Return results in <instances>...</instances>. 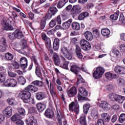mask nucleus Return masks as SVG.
Here are the masks:
<instances>
[{
    "mask_svg": "<svg viewBox=\"0 0 125 125\" xmlns=\"http://www.w3.org/2000/svg\"><path fill=\"white\" fill-rule=\"evenodd\" d=\"M1 24L6 31H12L13 30V27L9 23L6 22L5 21L2 22Z\"/></svg>",
    "mask_w": 125,
    "mask_h": 125,
    "instance_id": "9",
    "label": "nucleus"
},
{
    "mask_svg": "<svg viewBox=\"0 0 125 125\" xmlns=\"http://www.w3.org/2000/svg\"><path fill=\"white\" fill-rule=\"evenodd\" d=\"M93 77L94 79H100L102 75H101L96 70L93 74Z\"/></svg>",
    "mask_w": 125,
    "mask_h": 125,
    "instance_id": "42",
    "label": "nucleus"
},
{
    "mask_svg": "<svg viewBox=\"0 0 125 125\" xmlns=\"http://www.w3.org/2000/svg\"><path fill=\"white\" fill-rule=\"evenodd\" d=\"M59 42H60V41L59 39H55L53 45L54 50H58L59 49Z\"/></svg>",
    "mask_w": 125,
    "mask_h": 125,
    "instance_id": "23",
    "label": "nucleus"
},
{
    "mask_svg": "<svg viewBox=\"0 0 125 125\" xmlns=\"http://www.w3.org/2000/svg\"><path fill=\"white\" fill-rule=\"evenodd\" d=\"M42 40L43 41H46L48 39H49L47 36H46V34L44 33H42L41 34Z\"/></svg>",
    "mask_w": 125,
    "mask_h": 125,
    "instance_id": "56",
    "label": "nucleus"
},
{
    "mask_svg": "<svg viewBox=\"0 0 125 125\" xmlns=\"http://www.w3.org/2000/svg\"><path fill=\"white\" fill-rule=\"evenodd\" d=\"M105 77L107 80H112V73L107 72L105 74Z\"/></svg>",
    "mask_w": 125,
    "mask_h": 125,
    "instance_id": "55",
    "label": "nucleus"
},
{
    "mask_svg": "<svg viewBox=\"0 0 125 125\" xmlns=\"http://www.w3.org/2000/svg\"><path fill=\"white\" fill-rule=\"evenodd\" d=\"M36 97L37 100H42L45 98V94L44 92H39L36 94Z\"/></svg>",
    "mask_w": 125,
    "mask_h": 125,
    "instance_id": "22",
    "label": "nucleus"
},
{
    "mask_svg": "<svg viewBox=\"0 0 125 125\" xmlns=\"http://www.w3.org/2000/svg\"><path fill=\"white\" fill-rule=\"evenodd\" d=\"M89 108H90V104H84L83 108L84 114L88 113Z\"/></svg>",
    "mask_w": 125,
    "mask_h": 125,
    "instance_id": "40",
    "label": "nucleus"
},
{
    "mask_svg": "<svg viewBox=\"0 0 125 125\" xmlns=\"http://www.w3.org/2000/svg\"><path fill=\"white\" fill-rule=\"evenodd\" d=\"M114 71L120 75H125V67L120 66H117L114 68Z\"/></svg>",
    "mask_w": 125,
    "mask_h": 125,
    "instance_id": "7",
    "label": "nucleus"
},
{
    "mask_svg": "<svg viewBox=\"0 0 125 125\" xmlns=\"http://www.w3.org/2000/svg\"><path fill=\"white\" fill-rule=\"evenodd\" d=\"M125 121V114H122L119 117V122L120 123H124Z\"/></svg>",
    "mask_w": 125,
    "mask_h": 125,
    "instance_id": "49",
    "label": "nucleus"
},
{
    "mask_svg": "<svg viewBox=\"0 0 125 125\" xmlns=\"http://www.w3.org/2000/svg\"><path fill=\"white\" fill-rule=\"evenodd\" d=\"M19 97L22 100H28L31 98V93L25 89L19 93Z\"/></svg>",
    "mask_w": 125,
    "mask_h": 125,
    "instance_id": "3",
    "label": "nucleus"
},
{
    "mask_svg": "<svg viewBox=\"0 0 125 125\" xmlns=\"http://www.w3.org/2000/svg\"><path fill=\"white\" fill-rule=\"evenodd\" d=\"M79 92L81 94H78V98L79 101H84V100H86V98L85 97L87 96V91L85 90V89L83 87H81L79 89Z\"/></svg>",
    "mask_w": 125,
    "mask_h": 125,
    "instance_id": "1",
    "label": "nucleus"
},
{
    "mask_svg": "<svg viewBox=\"0 0 125 125\" xmlns=\"http://www.w3.org/2000/svg\"><path fill=\"white\" fill-rule=\"evenodd\" d=\"M6 75L5 72H0V83H4L5 81Z\"/></svg>",
    "mask_w": 125,
    "mask_h": 125,
    "instance_id": "35",
    "label": "nucleus"
},
{
    "mask_svg": "<svg viewBox=\"0 0 125 125\" xmlns=\"http://www.w3.org/2000/svg\"><path fill=\"white\" fill-rule=\"evenodd\" d=\"M91 116L94 120L98 119V112L96 109H93L91 111Z\"/></svg>",
    "mask_w": 125,
    "mask_h": 125,
    "instance_id": "33",
    "label": "nucleus"
},
{
    "mask_svg": "<svg viewBox=\"0 0 125 125\" xmlns=\"http://www.w3.org/2000/svg\"><path fill=\"white\" fill-rule=\"evenodd\" d=\"M8 76L9 77H11V78H15L16 76L17 75L16 73H14L11 71H8Z\"/></svg>",
    "mask_w": 125,
    "mask_h": 125,
    "instance_id": "58",
    "label": "nucleus"
},
{
    "mask_svg": "<svg viewBox=\"0 0 125 125\" xmlns=\"http://www.w3.org/2000/svg\"><path fill=\"white\" fill-rule=\"evenodd\" d=\"M58 122L60 125H62V120H63V117L60 115H57Z\"/></svg>",
    "mask_w": 125,
    "mask_h": 125,
    "instance_id": "53",
    "label": "nucleus"
},
{
    "mask_svg": "<svg viewBox=\"0 0 125 125\" xmlns=\"http://www.w3.org/2000/svg\"><path fill=\"white\" fill-rule=\"evenodd\" d=\"M48 88H49L52 96H55L56 93H55V91L54 90V86L52 83H50V85L48 86Z\"/></svg>",
    "mask_w": 125,
    "mask_h": 125,
    "instance_id": "30",
    "label": "nucleus"
},
{
    "mask_svg": "<svg viewBox=\"0 0 125 125\" xmlns=\"http://www.w3.org/2000/svg\"><path fill=\"white\" fill-rule=\"evenodd\" d=\"M4 116L7 118L10 117L12 115V107L8 106L3 111Z\"/></svg>",
    "mask_w": 125,
    "mask_h": 125,
    "instance_id": "13",
    "label": "nucleus"
},
{
    "mask_svg": "<svg viewBox=\"0 0 125 125\" xmlns=\"http://www.w3.org/2000/svg\"><path fill=\"white\" fill-rule=\"evenodd\" d=\"M61 51L63 53V55L66 54V53H68L70 51H69V50L67 48V47L65 46H63L61 48Z\"/></svg>",
    "mask_w": 125,
    "mask_h": 125,
    "instance_id": "46",
    "label": "nucleus"
},
{
    "mask_svg": "<svg viewBox=\"0 0 125 125\" xmlns=\"http://www.w3.org/2000/svg\"><path fill=\"white\" fill-rule=\"evenodd\" d=\"M20 63L21 64V67L22 69H25V68H27V66H28V60H27V59H26V58H21Z\"/></svg>",
    "mask_w": 125,
    "mask_h": 125,
    "instance_id": "10",
    "label": "nucleus"
},
{
    "mask_svg": "<svg viewBox=\"0 0 125 125\" xmlns=\"http://www.w3.org/2000/svg\"><path fill=\"white\" fill-rule=\"evenodd\" d=\"M70 71L78 76V74H79V72H80V67L75 65H71Z\"/></svg>",
    "mask_w": 125,
    "mask_h": 125,
    "instance_id": "21",
    "label": "nucleus"
},
{
    "mask_svg": "<svg viewBox=\"0 0 125 125\" xmlns=\"http://www.w3.org/2000/svg\"><path fill=\"white\" fill-rule=\"evenodd\" d=\"M118 17H119V12H117L116 13H114L113 15L110 16V19L114 21L117 20V19H118Z\"/></svg>",
    "mask_w": 125,
    "mask_h": 125,
    "instance_id": "43",
    "label": "nucleus"
},
{
    "mask_svg": "<svg viewBox=\"0 0 125 125\" xmlns=\"http://www.w3.org/2000/svg\"><path fill=\"white\" fill-rule=\"evenodd\" d=\"M61 58L62 61H63V64L62 65V68L65 69V70H68V65L69 64V62L66 61V59L63 56L61 55Z\"/></svg>",
    "mask_w": 125,
    "mask_h": 125,
    "instance_id": "19",
    "label": "nucleus"
},
{
    "mask_svg": "<svg viewBox=\"0 0 125 125\" xmlns=\"http://www.w3.org/2000/svg\"><path fill=\"white\" fill-rule=\"evenodd\" d=\"M98 105L102 108L103 110H107L108 106H109V103L105 101H102L99 103Z\"/></svg>",
    "mask_w": 125,
    "mask_h": 125,
    "instance_id": "12",
    "label": "nucleus"
},
{
    "mask_svg": "<svg viewBox=\"0 0 125 125\" xmlns=\"http://www.w3.org/2000/svg\"><path fill=\"white\" fill-rule=\"evenodd\" d=\"M48 12L51 15H55V14L58 12V10H57L56 7L52 6L48 9Z\"/></svg>",
    "mask_w": 125,
    "mask_h": 125,
    "instance_id": "26",
    "label": "nucleus"
},
{
    "mask_svg": "<svg viewBox=\"0 0 125 125\" xmlns=\"http://www.w3.org/2000/svg\"><path fill=\"white\" fill-rule=\"evenodd\" d=\"M45 42L47 48H50V47H51V41H50V39L49 38L45 41Z\"/></svg>",
    "mask_w": 125,
    "mask_h": 125,
    "instance_id": "44",
    "label": "nucleus"
},
{
    "mask_svg": "<svg viewBox=\"0 0 125 125\" xmlns=\"http://www.w3.org/2000/svg\"><path fill=\"white\" fill-rule=\"evenodd\" d=\"M21 47L22 49L26 48V47H27V41L25 39L21 40Z\"/></svg>",
    "mask_w": 125,
    "mask_h": 125,
    "instance_id": "45",
    "label": "nucleus"
},
{
    "mask_svg": "<svg viewBox=\"0 0 125 125\" xmlns=\"http://www.w3.org/2000/svg\"><path fill=\"white\" fill-rule=\"evenodd\" d=\"M116 94L111 93L109 94L108 97L110 98V99L112 100V101H115L116 99Z\"/></svg>",
    "mask_w": 125,
    "mask_h": 125,
    "instance_id": "48",
    "label": "nucleus"
},
{
    "mask_svg": "<svg viewBox=\"0 0 125 125\" xmlns=\"http://www.w3.org/2000/svg\"><path fill=\"white\" fill-rule=\"evenodd\" d=\"M80 42L81 48L83 49V50L87 51L91 48V45L90 44V43H89V42H88L87 41L84 39H82L81 40Z\"/></svg>",
    "mask_w": 125,
    "mask_h": 125,
    "instance_id": "4",
    "label": "nucleus"
},
{
    "mask_svg": "<svg viewBox=\"0 0 125 125\" xmlns=\"http://www.w3.org/2000/svg\"><path fill=\"white\" fill-rule=\"evenodd\" d=\"M32 84L36 85V86L42 87L43 85V82L42 81L36 80L32 82Z\"/></svg>",
    "mask_w": 125,
    "mask_h": 125,
    "instance_id": "34",
    "label": "nucleus"
},
{
    "mask_svg": "<svg viewBox=\"0 0 125 125\" xmlns=\"http://www.w3.org/2000/svg\"><path fill=\"white\" fill-rule=\"evenodd\" d=\"M110 33V30L108 28H103L101 31V34L104 37H108Z\"/></svg>",
    "mask_w": 125,
    "mask_h": 125,
    "instance_id": "27",
    "label": "nucleus"
},
{
    "mask_svg": "<svg viewBox=\"0 0 125 125\" xmlns=\"http://www.w3.org/2000/svg\"><path fill=\"white\" fill-rule=\"evenodd\" d=\"M84 36L87 41H90L93 40V35H92V33L90 31H86L84 32Z\"/></svg>",
    "mask_w": 125,
    "mask_h": 125,
    "instance_id": "15",
    "label": "nucleus"
},
{
    "mask_svg": "<svg viewBox=\"0 0 125 125\" xmlns=\"http://www.w3.org/2000/svg\"><path fill=\"white\" fill-rule=\"evenodd\" d=\"M25 112V109H24L23 108H20L19 109V113L21 114V115H24Z\"/></svg>",
    "mask_w": 125,
    "mask_h": 125,
    "instance_id": "61",
    "label": "nucleus"
},
{
    "mask_svg": "<svg viewBox=\"0 0 125 125\" xmlns=\"http://www.w3.org/2000/svg\"><path fill=\"white\" fill-rule=\"evenodd\" d=\"M42 71L43 72V69L40 67L39 65H37V66H36L35 73L37 76L39 77V78H42V72H41V71H42Z\"/></svg>",
    "mask_w": 125,
    "mask_h": 125,
    "instance_id": "25",
    "label": "nucleus"
},
{
    "mask_svg": "<svg viewBox=\"0 0 125 125\" xmlns=\"http://www.w3.org/2000/svg\"><path fill=\"white\" fill-rule=\"evenodd\" d=\"M119 21L121 22V23H122V24H124L125 25V19L123 15H120Z\"/></svg>",
    "mask_w": 125,
    "mask_h": 125,
    "instance_id": "57",
    "label": "nucleus"
},
{
    "mask_svg": "<svg viewBox=\"0 0 125 125\" xmlns=\"http://www.w3.org/2000/svg\"><path fill=\"white\" fill-rule=\"evenodd\" d=\"M84 121H85V114H82L80 118V122Z\"/></svg>",
    "mask_w": 125,
    "mask_h": 125,
    "instance_id": "62",
    "label": "nucleus"
},
{
    "mask_svg": "<svg viewBox=\"0 0 125 125\" xmlns=\"http://www.w3.org/2000/svg\"><path fill=\"white\" fill-rule=\"evenodd\" d=\"M97 125H105L104 123V121L101 119L98 120L97 121Z\"/></svg>",
    "mask_w": 125,
    "mask_h": 125,
    "instance_id": "59",
    "label": "nucleus"
},
{
    "mask_svg": "<svg viewBox=\"0 0 125 125\" xmlns=\"http://www.w3.org/2000/svg\"><path fill=\"white\" fill-rule=\"evenodd\" d=\"M5 57L6 60L8 61H10L13 59V55L9 53H6L5 54Z\"/></svg>",
    "mask_w": 125,
    "mask_h": 125,
    "instance_id": "41",
    "label": "nucleus"
},
{
    "mask_svg": "<svg viewBox=\"0 0 125 125\" xmlns=\"http://www.w3.org/2000/svg\"><path fill=\"white\" fill-rule=\"evenodd\" d=\"M5 86L15 87L17 85V81L14 79H8L4 83Z\"/></svg>",
    "mask_w": 125,
    "mask_h": 125,
    "instance_id": "6",
    "label": "nucleus"
},
{
    "mask_svg": "<svg viewBox=\"0 0 125 125\" xmlns=\"http://www.w3.org/2000/svg\"><path fill=\"white\" fill-rule=\"evenodd\" d=\"M75 51L78 58L79 59H82L83 55L82 54V49L79 45H76Z\"/></svg>",
    "mask_w": 125,
    "mask_h": 125,
    "instance_id": "17",
    "label": "nucleus"
},
{
    "mask_svg": "<svg viewBox=\"0 0 125 125\" xmlns=\"http://www.w3.org/2000/svg\"><path fill=\"white\" fill-rule=\"evenodd\" d=\"M36 108L39 112H42L45 109V105L41 103H38L36 104Z\"/></svg>",
    "mask_w": 125,
    "mask_h": 125,
    "instance_id": "24",
    "label": "nucleus"
},
{
    "mask_svg": "<svg viewBox=\"0 0 125 125\" xmlns=\"http://www.w3.org/2000/svg\"><path fill=\"white\" fill-rule=\"evenodd\" d=\"M45 116H46L47 118L50 119L51 118H53L54 113H53V111L51 109H47L45 112Z\"/></svg>",
    "mask_w": 125,
    "mask_h": 125,
    "instance_id": "20",
    "label": "nucleus"
},
{
    "mask_svg": "<svg viewBox=\"0 0 125 125\" xmlns=\"http://www.w3.org/2000/svg\"><path fill=\"white\" fill-rule=\"evenodd\" d=\"M11 120L12 121H13V122H15V121H17L19 119H21V116H20V115L16 113L14 116H13L11 117Z\"/></svg>",
    "mask_w": 125,
    "mask_h": 125,
    "instance_id": "39",
    "label": "nucleus"
},
{
    "mask_svg": "<svg viewBox=\"0 0 125 125\" xmlns=\"http://www.w3.org/2000/svg\"><path fill=\"white\" fill-rule=\"evenodd\" d=\"M82 6L80 5H74L71 9L72 16L73 18H76L79 13H81Z\"/></svg>",
    "mask_w": 125,
    "mask_h": 125,
    "instance_id": "5",
    "label": "nucleus"
},
{
    "mask_svg": "<svg viewBox=\"0 0 125 125\" xmlns=\"http://www.w3.org/2000/svg\"><path fill=\"white\" fill-rule=\"evenodd\" d=\"M25 89L29 92H37L39 90L38 87L33 85H29L25 88Z\"/></svg>",
    "mask_w": 125,
    "mask_h": 125,
    "instance_id": "11",
    "label": "nucleus"
},
{
    "mask_svg": "<svg viewBox=\"0 0 125 125\" xmlns=\"http://www.w3.org/2000/svg\"><path fill=\"white\" fill-rule=\"evenodd\" d=\"M77 92H78L77 88L72 87L69 90H67V95L69 97H73L77 94Z\"/></svg>",
    "mask_w": 125,
    "mask_h": 125,
    "instance_id": "8",
    "label": "nucleus"
},
{
    "mask_svg": "<svg viewBox=\"0 0 125 125\" xmlns=\"http://www.w3.org/2000/svg\"><path fill=\"white\" fill-rule=\"evenodd\" d=\"M55 25H56V20H52L49 24V26L50 28H53Z\"/></svg>",
    "mask_w": 125,
    "mask_h": 125,
    "instance_id": "50",
    "label": "nucleus"
},
{
    "mask_svg": "<svg viewBox=\"0 0 125 125\" xmlns=\"http://www.w3.org/2000/svg\"><path fill=\"white\" fill-rule=\"evenodd\" d=\"M101 117L103 120L104 121V122H109V121L111 120V116H110V115H108L106 113H103Z\"/></svg>",
    "mask_w": 125,
    "mask_h": 125,
    "instance_id": "31",
    "label": "nucleus"
},
{
    "mask_svg": "<svg viewBox=\"0 0 125 125\" xmlns=\"http://www.w3.org/2000/svg\"><path fill=\"white\" fill-rule=\"evenodd\" d=\"M8 37L10 40H14V39H16L15 37V33L14 32V33H10L8 34Z\"/></svg>",
    "mask_w": 125,
    "mask_h": 125,
    "instance_id": "54",
    "label": "nucleus"
},
{
    "mask_svg": "<svg viewBox=\"0 0 125 125\" xmlns=\"http://www.w3.org/2000/svg\"><path fill=\"white\" fill-rule=\"evenodd\" d=\"M68 0H60L57 4L58 8H62L68 2Z\"/></svg>",
    "mask_w": 125,
    "mask_h": 125,
    "instance_id": "29",
    "label": "nucleus"
},
{
    "mask_svg": "<svg viewBox=\"0 0 125 125\" xmlns=\"http://www.w3.org/2000/svg\"><path fill=\"white\" fill-rule=\"evenodd\" d=\"M8 103L9 104V105H15V99H8L7 100Z\"/></svg>",
    "mask_w": 125,
    "mask_h": 125,
    "instance_id": "51",
    "label": "nucleus"
},
{
    "mask_svg": "<svg viewBox=\"0 0 125 125\" xmlns=\"http://www.w3.org/2000/svg\"><path fill=\"white\" fill-rule=\"evenodd\" d=\"M96 70H97L102 76H103V74L105 72V69L101 66L97 67Z\"/></svg>",
    "mask_w": 125,
    "mask_h": 125,
    "instance_id": "38",
    "label": "nucleus"
},
{
    "mask_svg": "<svg viewBox=\"0 0 125 125\" xmlns=\"http://www.w3.org/2000/svg\"><path fill=\"white\" fill-rule=\"evenodd\" d=\"M89 14L87 12H84L81 13L78 16L79 20H83V19L86 17H88Z\"/></svg>",
    "mask_w": 125,
    "mask_h": 125,
    "instance_id": "28",
    "label": "nucleus"
},
{
    "mask_svg": "<svg viewBox=\"0 0 125 125\" xmlns=\"http://www.w3.org/2000/svg\"><path fill=\"white\" fill-rule=\"evenodd\" d=\"M120 49L121 51H125V44H121L120 46Z\"/></svg>",
    "mask_w": 125,
    "mask_h": 125,
    "instance_id": "64",
    "label": "nucleus"
},
{
    "mask_svg": "<svg viewBox=\"0 0 125 125\" xmlns=\"http://www.w3.org/2000/svg\"><path fill=\"white\" fill-rule=\"evenodd\" d=\"M72 28L73 30H76V31H79L80 29H81V26H80V23L77 22H72Z\"/></svg>",
    "mask_w": 125,
    "mask_h": 125,
    "instance_id": "32",
    "label": "nucleus"
},
{
    "mask_svg": "<svg viewBox=\"0 0 125 125\" xmlns=\"http://www.w3.org/2000/svg\"><path fill=\"white\" fill-rule=\"evenodd\" d=\"M72 21L73 20L72 19H70L68 20L67 21L63 22L62 26L63 29L64 30H66L68 28H70V26H71V23H72Z\"/></svg>",
    "mask_w": 125,
    "mask_h": 125,
    "instance_id": "18",
    "label": "nucleus"
},
{
    "mask_svg": "<svg viewBox=\"0 0 125 125\" xmlns=\"http://www.w3.org/2000/svg\"><path fill=\"white\" fill-rule=\"evenodd\" d=\"M53 59L56 66H59L60 65V59L57 53H54Z\"/></svg>",
    "mask_w": 125,
    "mask_h": 125,
    "instance_id": "14",
    "label": "nucleus"
},
{
    "mask_svg": "<svg viewBox=\"0 0 125 125\" xmlns=\"http://www.w3.org/2000/svg\"><path fill=\"white\" fill-rule=\"evenodd\" d=\"M93 34L96 38H98L99 37V35H100V33H99V30L98 29H95L93 31Z\"/></svg>",
    "mask_w": 125,
    "mask_h": 125,
    "instance_id": "52",
    "label": "nucleus"
},
{
    "mask_svg": "<svg viewBox=\"0 0 125 125\" xmlns=\"http://www.w3.org/2000/svg\"><path fill=\"white\" fill-rule=\"evenodd\" d=\"M45 24H46V22L45 21H42L41 23V29L43 30V29H44V27H45Z\"/></svg>",
    "mask_w": 125,
    "mask_h": 125,
    "instance_id": "60",
    "label": "nucleus"
},
{
    "mask_svg": "<svg viewBox=\"0 0 125 125\" xmlns=\"http://www.w3.org/2000/svg\"><path fill=\"white\" fill-rule=\"evenodd\" d=\"M34 117L30 116L28 119H26L25 122L27 125H33V122H34Z\"/></svg>",
    "mask_w": 125,
    "mask_h": 125,
    "instance_id": "36",
    "label": "nucleus"
},
{
    "mask_svg": "<svg viewBox=\"0 0 125 125\" xmlns=\"http://www.w3.org/2000/svg\"><path fill=\"white\" fill-rule=\"evenodd\" d=\"M18 82L21 85H24L26 83V79L22 77L21 76L18 78Z\"/></svg>",
    "mask_w": 125,
    "mask_h": 125,
    "instance_id": "37",
    "label": "nucleus"
},
{
    "mask_svg": "<svg viewBox=\"0 0 125 125\" xmlns=\"http://www.w3.org/2000/svg\"><path fill=\"white\" fill-rule=\"evenodd\" d=\"M106 89L109 91H110V90H112V89H113V85L111 84H109L106 85Z\"/></svg>",
    "mask_w": 125,
    "mask_h": 125,
    "instance_id": "63",
    "label": "nucleus"
},
{
    "mask_svg": "<svg viewBox=\"0 0 125 125\" xmlns=\"http://www.w3.org/2000/svg\"><path fill=\"white\" fill-rule=\"evenodd\" d=\"M14 32L16 38L22 39V38H24V34H23V32L21 30L17 29L14 31Z\"/></svg>",
    "mask_w": 125,
    "mask_h": 125,
    "instance_id": "16",
    "label": "nucleus"
},
{
    "mask_svg": "<svg viewBox=\"0 0 125 125\" xmlns=\"http://www.w3.org/2000/svg\"><path fill=\"white\" fill-rule=\"evenodd\" d=\"M70 111L75 112L78 115L80 113V105L77 102H72L69 105Z\"/></svg>",
    "mask_w": 125,
    "mask_h": 125,
    "instance_id": "2",
    "label": "nucleus"
},
{
    "mask_svg": "<svg viewBox=\"0 0 125 125\" xmlns=\"http://www.w3.org/2000/svg\"><path fill=\"white\" fill-rule=\"evenodd\" d=\"M64 57L68 60H71L72 58H73V56L72 55V54L70 52H68L67 53L64 55Z\"/></svg>",
    "mask_w": 125,
    "mask_h": 125,
    "instance_id": "47",
    "label": "nucleus"
}]
</instances>
